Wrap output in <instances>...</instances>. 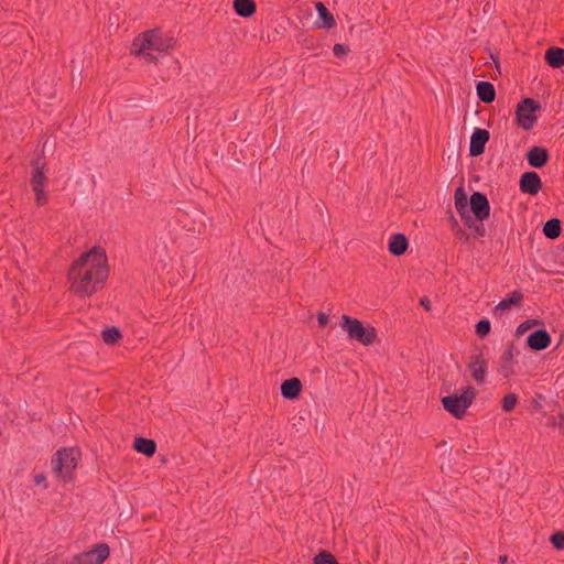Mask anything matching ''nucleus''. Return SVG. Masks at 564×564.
Listing matches in <instances>:
<instances>
[{"label":"nucleus","instance_id":"15","mask_svg":"<svg viewBox=\"0 0 564 564\" xmlns=\"http://www.w3.org/2000/svg\"><path fill=\"white\" fill-rule=\"evenodd\" d=\"M302 391V382L299 378L284 380L281 384V394L284 399L295 400Z\"/></svg>","mask_w":564,"mask_h":564},{"label":"nucleus","instance_id":"21","mask_svg":"<svg viewBox=\"0 0 564 564\" xmlns=\"http://www.w3.org/2000/svg\"><path fill=\"white\" fill-rule=\"evenodd\" d=\"M523 301V294L519 290H514L509 293L502 301L495 307V312H503L511 308V306H519Z\"/></svg>","mask_w":564,"mask_h":564},{"label":"nucleus","instance_id":"29","mask_svg":"<svg viewBox=\"0 0 564 564\" xmlns=\"http://www.w3.org/2000/svg\"><path fill=\"white\" fill-rule=\"evenodd\" d=\"M490 329H491L490 322H489L488 319H486V318L480 319V321L476 324V334H477L480 338L486 337V336L490 333Z\"/></svg>","mask_w":564,"mask_h":564},{"label":"nucleus","instance_id":"22","mask_svg":"<svg viewBox=\"0 0 564 564\" xmlns=\"http://www.w3.org/2000/svg\"><path fill=\"white\" fill-rule=\"evenodd\" d=\"M234 10L241 18H250L257 11V4L253 0H234Z\"/></svg>","mask_w":564,"mask_h":564},{"label":"nucleus","instance_id":"25","mask_svg":"<svg viewBox=\"0 0 564 564\" xmlns=\"http://www.w3.org/2000/svg\"><path fill=\"white\" fill-rule=\"evenodd\" d=\"M543 234L550 239H556L561 235V220L552 218L543 226Z\"/></svg>","mask_w":564,"mask_h":564},{"label":"nucleus","instance_id":"28","mask_svg":"<svg viewBox=\"0 0 564 564\" xmlns=\"http://www.w3.org/2000/svg\"><path fill=\"white\" fill-rule=\"evenodd\" d=\"M518 402V395L514 393L506 394L501 402V408L505 412H511Z\"/></svg>","mask_w":564,"mask_h":564},{"label":"nucleus","instance_id":"7","mask_svg":"<svg viewBox=\"0 0 564 564\" xmlns=\"http://www.w3.org/2000/svg\"><path fill=\"white\" fill-rule=\"evenodd\" d=\"M109 557V546L99 543L93 549L75 554L70 564H101Z\"/></svg>","mask_w":564,"mask_h":564},{"label":"nucleus","instance_id":"4","mask_svg":"<svg viewBox=\"0 0 564 564\" xmlns=\"http://www.w3.org/2000/svg\"><path fill=\"white\" fill-rule=\"evenodd\" d=\"M477 391L475 388L468 386L460 394H449L443 397L441 402L445 411L451 413L456 419H462L468 408L473 404L476 398Z\"/></svg>","mask_w":564,"mask_h":564},{"label":"nucleus","instance_id":"35","mask_svg":"<svg viewBox=\"0 0 564 564\" xmlns=\"http://www.w3.org/2000/svg\"><path fill=\"white\" fill-rule=\"evenodd\" d=\"M470 228H474L475 236H477V237H484L485 234H486V229H485V227H484V225L481 223L480 224H476L474 221Z\"/></svg>","mask_w":564,"mask_h":564},{"label":"nucleus","instance_id":"34","mask_svg":"<svg viewBox=\"0 0 564 564\" xmlns=\"http://www.w3.org/2000/svg\"><path fill=\"white\" fill-rule=\"evenodd\" d=\"M348 51V47L344 44L337 43L333 46V53L337 57L344 56L345 54H347Z\"/></svg>","mask_w":564,"mask_h":564},{"label":"nucleus","instance_id":"20","mask_svg":"<svg viewBox=\"0 0 564 564\" xmlns=\"http://www.w3.org/2000/svg\"><path fill=\"white\" fill-rule=\"evenodd\" d=\"M544 59L549 66L553 68H561L564 65V48L556 46L547 48Z\"/></svg>","mask_w":564,"mask_h":564},{"label":"nucleus","instance_id":"3","mask_svg":"<svg viewBox=\"0 0 564 564\" xmlns=\"http://www.w3.org/2000/svg\"><path fill=\"white\" fill-rule=\"evenodd\" d=\"M79 458L80 453L73 447L58 449L51 459L54 476L63 482L70 481Z\"/></svg>","mask_w":564,"mask_h":564},{"label":"nucleus","instance_id":"38","mask_svg":"<svg viewBox=\"0 0 564 564\" xmlns=\"http://www.w3.org/2000/svg\"><path fill=\"white\" fill-rule=\"evenodd\" d=\"M420 304L426 310V311H430L431 310V302L430 300L424 296L420 300Z\"/></svg>","mask_w":564,"mask_h":564},{"label":"nucleus","instance_id":"31","mask_svg":"<svg viewBox=\"0 0 564 564\" xmlns=\"http://www.w3.org/2000/svg\"><path fill=\"white\" fill-rule=\"evenodd\" d=\"M45 187H35V188H32L34 194H35V203L36 205L39 206H43L46 204L47 202V195L44 191Z\"/></svg>","mask_w":564,"mask_h":564},{"label":"nucleus","instance_id":"11","mask_svg":"<svg viewBox=\"0 0 564 564\" xmlns=\"http://www.w3.org/2000/svg\"><path fill=\"white\" fill-rule=\"evenodd\" d=\"M454 198L456 210L459 214L462 220L467 227H471L474 219L469 215L468 199L463 186L456 188Z\"/></svg>","mask_w":564,"mask_h":564},{"label":"nucleus","instance_id":"24","mask_svg":"<svg viewBox=\"0 0 564 564\" xmlns=\"http://www.w3.org/2000/svg\"><path fill=\"white\" fill-rule=\"evenodd\" d=\"M133 448L137 452L142 453L148 457H151L156 452V443L150 438L135 437Z\"/></svg>","mask_w":564,"mask_h":564},{"label":"nucleus","instance_id":"16","mask_svg":"<svg viewBox=\"0 0 564 564\" xmlns=\"http://www.w3.org/2000/svg\"><path fill=\"white\" fill-rule=\"evenodd\" d=\"M315 9L318 13V20L315 22V26L317 29H332L335 26V18L333 13L328 11V9L325 7L323 2H316Z\"/></svg>","mask_w":564,"mask_h":564},{"label":"nucleus","instance_id":"18","mask_svg":"<svg viewBox=\"0 0 564 564\" xmlns=\"http://www.w3.org/2000/svg\"><path fill=\"white\" fill-rule=\"evenodd\" d=\"M469 370L476 382L482 383L485 381L487 361L484 359L481 354L477 355L475 359L469 364Z\"/></svg>","mask_w":564,"mask_h":564},{"label":"nucleus","instance_id":"10","mask_svg":"<svg viewBox=\"0 0 564 564\" xmlns=\"http://www.w3.org/2000/svg\"><path fill=\"white\" fill-rule=\"evenodd\" d=\"M519 187L524 194L536 195L542 187V181L536 172H524L520 177Z\"/></svg>","mask_w":564,"mask_h":564},{"label":"nucleus","instance_id":"33","mask_svg":"<svg viewBox=\"0 0 564 564\" xmlns=\"http://www.w3.org/2000/svg\"><path fill=\"white\" fill-rule=\"evenodd\" d=\"M540 324V321L538 319H528L523 323H521L518 328H517V333L518 334H523L525 333L528 329H530L531 327L535 326V325H539Z\"/></svg>","mask_w":564,"mask_h":564},{"label":"nucleus","instance_id":"39","mask_svg":"<svg viewBox=\"0 0 564 564\" xmlns=\"http://www.w3.org/2000/svg\"><path fill=\"white\" fill-rule=\"evenodd\" d=\"M498 561L500 564H506L508 562V555H506V554L499 555Z\"/></svg>","mask_w":564,"mask_h":564},{"label":"nucleus","instance_id":"13","mask_svg":"<svg viewBox=\"0 0 564 564\" xmlns=\"http://www.w3.org/2000/svg\"><path fill=\"white\" fill-rule=\"evenodd\" d=\"M550 159L549 151L543 147H533L527 153L528 163L535 169L543 167Z\"/></svg>","mask_w":564,"mask_h":564},{"label":"nucleus","instance_id":"40","mask_svg":"<svg viewBox=\"0 0 564 564\" xmlns=\"http://www.w3.org/2000/svg\"><path fill=\"white\" fill-rule=\"evenodd\" d=\"M451 223H453V225H457V220L453 214H451Z\"/></svg>","mask_w":564,"mask_h":564},{"label":"nucleus","instance_id":"1","mask_svg":"<svg viewBox=\"0 0 564 564\" xmlns=\"http://www.w3.org/2000/svg\"><path fill=\"white\" fill-rule=\"evenodd\" d=\"M109 275L108 257L102 247L94 246L82 253L68 269L69 290L79 297L99 292Z\"/></svg>","mask_w":564,"mask_h":564},{"label":"nucleus","instance_id":"14","mask_svg":"<svg viewBox=\"0 0 564 564\" xmlns=\"http://www.w3.org/2000/svg\"><path fill=\"white\" fill-rule=\"evenodd\" d=\"M528 346L533 350H543L551 344V336L545 329H538L529 335Z\"/></svg>","mask_w":564,"mask_h":564},{"label":"nucleus","instance_id":"36","mask_svg":"<svg viewBox=\"0 0 564 564\" xmlns=\"http://www.w3.org/2000/svg\"><path fill=\"white\" fill-rule=\"evenodd\" d=\"M317 322L321 327H325L329 322V316L326 313H318Z\"/></svg>","mask_w":564,"mask_h":564},{"label":"nucleus","instance_id":"2","mask_svg":"<svg viewBox=\"0 0 564 564\" xmlns=\"http://www.w3.org/2000/svg\"><path fill=\"white\" fill-rule=\"evenodd\" d=\"M172 47V39L163 37L159 31L149 30L137 36L131 46L134 56H142L147 61L155 62L154 53H165Z\"/></svg>","mask_w":564,"mask_h":564},{"label":"nucleus","instance_id":"8","mask_svg":"<svg viewBox=\"0 0 564 564\" xmlns=\"http://www.w3.org/2000/svg\"><path fill=\"white\" fill-rule=\"evenodd\" d=\"M470 212L476 217V220L482 223L490 215V204L484 193L475 192L469 200Z\"/></svg>","mask_w":564,"mask_h":564},{"label":"nucleus","instance_id":"17","mask_svg":"<svg viewBox=\"0 0 564 564\" xmlns=\"http://www.w3.org/2000/svg\"><path fill=\"white\" fill-rule=\"evenodd\" d=\"M409 241L403 234H393L390 238L388 250L393 256H402L406 252Z\"/></svg>","mask_w":564,"mask_h":564},{"label":"nucleus","instance_id":"12","mask_svg":"<svg viewBox=\"0 0 564 564\" xmlns=\"http://www.w3.org/2000/svg\"><path fill=\"white\" fill-rule=\"evenodd\" d=\"M514 345L513 343H509L501 355V364L499 367V372L503 378H510L514 373Z\"/></svg>","mask_w":564,"mask_h":564},{"label":"nucleus","instance_id":"37","mask_svg":"<svg viewBox=\"0 0 564 564\" xmlns=\"http://www.w3.org/2000/svg\"><path fill=\"white\" fill-rule=\"evenodd\" d=\"M45 481H46V477H45V475L43 473H40V474L35 475L34 482L36 485L44 484V487H46Z\"/></svg>","mask_w":564,"mask_h":564},{"label":"nucleus","instance_id":"5","mask_svg":"<svg viewBox=\"0 0 564 564\" xmlns=\"http://www.w3.org/2000/svg\"><path fill=\"white\" fill-rule=\"evenodd\" d=\"M341 327L347 332L348 337L365 346L372 345L377 339V330L373 326H364V324L348 315L341 316Z\"/></svg>","mask_w":564,"mask_h":564},{"label":"nucleus","instance_id":"23","mask_svg":"<svg viewBox=\"0 0 564 564\" xmlns=\"http://www.w3.org/2000/svg\"><path fill=\"white\" fill-rule=\"evenodd\" d=\"M476 91L479 100L485 104H490L496 98V90L491 83L481 80L476 86Z\"/></svg>","mask_w":564,"mask_h":564},{"label":"nucleus","instance_id":"32","mask_svg":"<svg viewBox=\"0 0 564 564\" xmlns=\"http://www.w3.org/2000/svg\"><path fill=\"white\" fill-rule=\"evenodd\" d=\"M549 426H557L561 431L564 432V413H561L556 416H551L547 422Z\"/></svg>","mask_w":564,"mask_h":564},{"label":"nucleus","instance_id":"27","mask_svg":"<svg viewBox=\"0 0 564 564\" xmlns=\"http://www.w3.org/2000/svg\"><path fill=\"white\" fill-rule=\"evenodd\" d=\"M121 337V333L117 327H110L102 332V339L106 344L113 345Z\"/></svg>","mask_w":564,"mask_h":564},{"label":"nucleus","instance_id":"9","mask_svg":"<svg viewBox=\"0 0 564 564\" xmlns=\"http://www.w3.org/2000/svg\"><path fill=\"white\" fill-rule=\"evenodd\" d=\"M490 133L486 129L477 128L470 137L469 155L478 156L485 152L486 143L489 141Z\"/></svg>","mask_w":564,"mask_h":564},{"label":"nucleus","instance_id":"6","mask_svg":"<svg viewBox=\"0 0 564 564\" xmlns=\"http://www.w3.org/2000/svg\"><path fill=\"white\" fill-rule=\"evenodd\" d=\"M540 109L541 106L538 101L532 98H524L517 106L516 115L518 124L524 130L532 129L538 121L535 111Z\"/></svg>","mask_w":564,"mask_h":564},{"label":"nucleus","instance_id":"26","mask_svg":"<svg viewBox=\"0 0 564 564\" xmlns=\"http://www.w3.org/2000/svg\"><path fill=\"white\" fill-rule=\"evenodd\" d=\"M313 563L314 564H339L338 561L336 560V557L327 551H322L318 554H316L313 558Z\"/></svg>","mask_w":564,"mask_h":564},{"label":"nucleus","instance_id":"19","mask_svg":"<svg viewBox=\"0 0 564 564\" xmlns=\"http://www.w3.org/2000/svg\"><path fill=\"white\" fill-rule=\"evenodd\" d=\"M32 176H31V186L35 187H45L47 184V177L44 174V163H41L40 159L32 161Z\"/></svg>","mask_w":564,"mask_h":564},{"label":"nucleus","instance_id":"30","mask_svg":"<svg viewBox=\"0 0 564 564\" xmlns=\"http://www.w3.org/2000/svg\"><path fill=\"white\" fill-rule=\"evenodd\" d=\"M550 541L556 550H563L564 549V532H562V531L555 532L554 534L551 535Z\"/></svg>","mask_w":564,"mask_h":564}]
</instances>
